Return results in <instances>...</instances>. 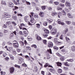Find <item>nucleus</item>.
I'll return each mask as SVG.
<instances>
[{"label": "nucleus", "mask_w": 75, "mask_h": 75, "mask_svg": "<svg viewBox=\"0 0 75 75\" xmlns=\"http://www.w3.org/2000/svg\"><path fill=\"white\" fill-rule=\"evenodd\" d=\"M30 14L29 16L30 18V21L31 23H35L36 22V21L34 19V18L33 17V14H34V13L32 12L30 13Z\"/></svg>", "instance_id": "obj_1"}, {"label": "nucleus", "mask_w": 75, "mask_h": 75, "mask_svg": "<svg viewBox=\"0 0 75 75\" xmlns=\"http://www.w3.org/2000/svg\"><path fill=\"white\" fill-rule=\"evenodd\" d=\"M57 32V29L55 28H53L52 29V30L50 31V34L52 35H54Z\"/></svg>", "instance_id": "obj_2"}, {"label": "nucleus", "mask_w": 75, "mask_h": 75, "mask_svg": "<svg viewBox=\"0 0 75 75\" xmlns=\"http://www.w3.org/2000/svg\"><path fill=\"white\" fill-rule=\"evenodd\" d=\"M8 6L9 7H11V8H13V7H14V4H13V3H12L11 2H8Z\"/></svg>", "instance_id": "obj_3"}, {"label": "nucleus", "mask_w": 75, "mask_h": 75, "mask_svg": "<svg viewBox=\"0 0 75 75\" xmlns=\"http://www.w3.org/2000/svg\"><path fill=\"white\" fill-rule=\"evenodd\" d=\"M48 47L50 48H52L53 47V43L52 42H51V41L48 42Z\"/></svg>", "instance_id": "obj_4"}, {"label": "nucleus", "mask_w": 75, "mask_h": 75, "mask_svg": "<svg viewBox=\"0 0 75 75\" xmlns=\"http://www.w3.org/2000/svg\"><path fill=\"white\" fill-rule=\"evenodd\" d=\"M66 6L67 7H69L68 8L69 9V10L71 9V4H70L69 2L67 1H66Z\"/></svg>", "instance_id": "obj_5"}, {"label": "nucleus", "mask_w": 75, "mask_h": 75, "mask_svg": "<svg viewBox=\"0 0 75 75\" xmlns=\"http://www.w3.org/2000/svg\"><path fill=\"white\" fill-rule=\"evenodd\" d=\"M4 16L5 18H10L11 17V15L8 14V13H4Z\"/></svg>", "instance_id": "obj_6"}, {"label": "nucleus", "mask_w": 75, "mask_h": 75, "mask_svg": "<svg viewBox=\"0 0 75 75\" xmlns=\"http://www.w3.org/2000/svg\"><path fill=\"white\" fill-rule=\"evenodd\" d=\"M9 71L10 72V73L11 74H12V73H13L14 71V68L13 67H11L9 69Z\"/></svg>", "instance_id": "obj_7"}, {"label": "nucleus", "mask_w": 75, "mask_h": 75, "mask_svg": "<svg viewBox=\"0 0 75 75\" xmlns=\"http://www.w3.org/2000/svg\"><path fill=\"white\" fill-rule=\"evenodd\" d=\"M46 21L48 23H52V21H53V19L51 18H49V19H47Z\"/></svg>", "instance_id": "obj_8"}, {"label": "nucleus", "mask_w": 75, "mask_h": 75, "mask_svg": "<svg viewBox=\"0 0 75 75\" xmlns=\"http://www.w3.org/2000/svg\"><path fill=\"white\" fill-rule=\"evenodd\" d=\"M50 64L48 63H46V64L44 65L45 67H47L48 66V67H50V68H53L52 66L49 65Z\"/></svg>", "instance_id": "obj_9"}, {"label": "nucleus", "mask_w": 75, "mask_h": 75, "mask_svg": "<svg viewBox=\"0 0 75 75\" xmlns=\"http://www.w3.org/2000/svg\"><path fill=\"white\" fill-rule=\"evenodd\" d=\"M38 70V68L37 66H35L34 68L33 71L35 72H37Z\"/></svg>", "instance_id": "obj_10"}, {"label": "nucleus", "mask_w": 75, "mask_h": 75, "mask_svg": "<svg viewBox=\"0 0 75 75\" xmlns=\"http://www.w3.org/2000/svg\"><path fill=\"white\" fill-rule=\"evenodd\" d=\"M67 16L69 18H73V16H72L70 13H68L67 14Z\"/></svg>", "instance_id": "obj_11"}, {"label": "nucleus", "mask_w": 75, "mask_h": 75, "mask_svg": "<svg viewBox=\"0 0 75 75\" xmlns=\"http://www.w3.org/2000/svg\"><path fill=\"white\" fill-rule=\"evenodd\" d=\"M36 39L38 41H40L41 40V38L38 35L36 36Z\"/></svg>", "instance_id": "obj_12"}, {"label": "nucleus", "mask_w": 75, "mask_h": 75, "mask_svg": "<svg viewBox=\"0 0 75 75\" xmlns=\"http://www.w3.org/2000/svg\"><path fill=\"white\" fill-rule=\"evenodd\" d=\"M44 31L46 34H49L50 33V31L47 29H45L44 30Z\"/></svg>", "instance_id": "obj_13"}, {"label": "nucleus", "mask_w": 75, "mask_h": 75, "mask_svg": "<svg viewBox=\"0 0 75 75\" xmlns=\"http://www.w3.org/2000/svg\"><path fill=\"white\" fill-rule=\"evenodd\" d=\"M13 47L15 48H18L19 47V45L18 44L17 45H13Z\"/></svg>", "instance_id": "obj_14"}, {"label": "nucleus", "mask_w": 75, "mask_h": 75, "mask_svg": "<svg viewBox=\"0 0 75 75\" xmlns=\"http://www.w3.org/2000/svg\"><path fill=\"white\" fill-rule=\"evenodd\" d=\"M68 31V29L66 28L64 29V34H66Z\"/></svg>", "instance_id": "obj_15"}, {"label": "nucleus", "mask_w": 75, "mask_h": 75, "mask_svg": "<svg viewBox=\"0 0 75 75\" xmlns=\"http://www.w3.org/2000/svg\"><path fill=\"white\" fill-rule=\"evenodd\" d=\"M1 68L0 67V74L1 73V75H4L6 74V72H3V71H1Z\"/></svg>", "instance_id": "obj_16"}, {"label": "nucleus", "mask_w": 75, "mask_h": 75, "mask_svg": "<svg viewBox=\"0 0 75 75\" xmlns=\"http://www.w3.org/2000/svg\"><path fill=\"white\" fill-rule=\"evenodd\" d=\"M50 72H51L52 73H54V72H55V69H54L52 68H51L50 69Z\"/></svg>", "instance_id": "obj_17"}, {"label": "nucleus", "mask_w": 75, "mask_h": 75, "mask_svg": "<svg viewBox=\"0 0 75 75\" xmlns=\"http://www.w3.org/2000/svg\"><path fill=\"white\" fill-rule=\"evenodd\" d=\"M65 39L67 42H70V39H69V38L68 37H66Z\"/></svg>", "instance_id": "obj_18"}, {"label": "nucleus", "mask_w": 75, "mask_h": 75, "mask_svg": "<svg viewBox=\"0 0 75 75\" xmlns=\"http://www.w3.org/2000/svg\"><path fill=\"white\" fill-rule=\"evenodd\" d=\"M40 15L41 17H44V14L43 12H40Z\"/></svg>", "instance_id": "obj_19"}, {"label": "nucleus", "mask_w": 75, "mask_h": 75, "mask_svg": "<svg viewBox=\"0 0 75 75\" xmlns=\"http://www.w3.org/2000/svg\"><path fill=\"white\" fill-rule=\"evenodd\" d=\"M47 52L49 53H50V54H52V51L51 50V49H47Z\"/></svg>", "instance_id": "obj_20"}, {"label": "nucleus", "mask_w": 75, "mask_h": 75, "mask_svg": "<svg viewBox=\"0 0 75 75\" xmlns=\"http://www.w3.org/2000/svg\"><path fill=\"white\" fill-rule=\"evenodd\" d=\"M61 58L60 59V60L62 61H64L65 60V58H64V57L62 56L60 57Z\"/></svg>", "instance_id": "obj_21"}, {"label": "nucleus", "mask_w": 75, "mask_h": 75, "mask_svg": "<svg viewBox=\"0 0 75 75\" xmlns=\"http://www.w3.org/2000/svg\"><path fill=\"white\" fill-rule=\"evenodd\" d=\"M11 24V22L10 21H8L6 23V24L7 25H9L10 24Z\"/></svg>", "instance_id": "obj_22"}, {"label": "nucleus", "mask_w": 75, "mask_h": 75, "mask_svg": "<svg viewBox=\"0 0 75 75\" xmlns=\"http://www.w3.org/2000/svg\"><path fill=\"white\" fill-rule=\"evenodd\" d=\"M71 22L70 21H66V24L69 25V24H71Z\"/></svg>", "instance_id": "obj_23"}, {"label": "nucleus", "mask_w": 75, "mask_h": 75, "mask_svg": "<svg viewBox=\"0 0 75 75\" xmlns=\"http://www.w3.org/2000/svg\"><path fill=\"white\" fill-rule=\"evenodd\" d=\"M57 64V66L59 67H61V65H62V64L61 63H60L59 62H57L56 63Z\"/></svg>", "instance_id": "obj_24"}, {"label": "nucleus", "mask_w": 75, "mask_h": 75, "mask_svg": "<svg viewBox=\"0 0 75 75\" xmlns=\"http://www.w3.org/2000/svg\"><path fill=\"white\" fill-rule=\"evenodd\" d=\"M28 16H26L24 17V20H25V22H27V18H28Z\"/></svg>", "instance_id": "obj_25"}, {"label": "nucleus", "mask_w": 75, "mask_h": 75, "mask_svg": "<svg viewBox=\"0 0 75 75\" xmlns=\"http://www.w3.org/2000/svg\"><path fill=\"white\" fill-rule=\"evenodd\" d=\"M12 18L13 19L15 20H17V18L16 16H14L13 15L12 16Z\"/></svg>", "instance_id": "obj_26"}, {"label": "nucleus", "mask_w": 75, "mask_h": 75, "mask_svg": "<svg viewBox=\"0 0 75 75\" xmlns=\"http://www.w3.org/2000/svg\"><path fill=\"white\" fill-rule=\"evenodd\" d=\"M23 58H21L20 59L19 61L18 62L19 64H21V62H22L23 61Z\"/></svg>", "instance_id": "obj_27"}, {"label": "nucleus", "mask_w": 75, "mask_h": 75, "mask_svg": "<svg viewBox=\"0 0 75 75\" xmlns=\"http://www.w3.org/2000/svg\"><path fill=\"white\" fill-rule=\"evenodd\" d=\"M67 61H68V62H73L74 61V59H67Z\"/></svg>", "instance_id": "obj_28"}, {"label": "nucleus", "mask_w": 75, "mask_h": 75, "mask_svg": "<svg viewBox=\"0 0 75 75\" xmlns=\"http://www.w3.org/2000/svg\"><path fill=\"white\" fill-rule=\"evenodd\" d=\"M16 42V43H13V44L14 45H17V44H18V42H17V41L14 40L13 41V42Z\"/></svg>", "instance_id": "obj_29"}, {"label": "nucleus", "mask_w": 75, "mask_h": 75, "mask_svg": "<svg viewBox=\"0 0 75 75\" xmlns=\"http://www.w3.org/2000/svg\"><path fill=\"white\" fill-rule=\"evenodd\" d=\"M57 72L58 73H62V70L61 69H59L57 70Z\"/></svg>", "instance_id": "obj_30"}, {"label": "nucleus", "mask_w": 75, "mask_h": 75, "mask_svg": "<svg viewBox=\"0 0 75 75\" xmlns=\"http://www.w3.org/2000/svg\"><path fill=\"white\" fill-rule=\"evenodd\" d=\"M10 58H11V60H13V59H14V57L12 55H10Z\"/></svg>", "instance_id": "obj_31"}, {"label": "nucleus", "mask_w": 75, "mask_h": 75, "mask_svg": "<svg viewBox=\"0 0 75 75\" xmlns=\"http://www.w3.org/2000/svg\"><path fill=\"white\" fill-rule=\"evenodd\" d=\"M31 47H34L35 48H37V46L36 45H31Z\"/></svg>", "instance_id": "obj_32"}, {"label": "nucleus", "mask_w": 75, "mask_h": 75, "mask_svg": "<svg viewBox=\"0 0 75 75\" xmlns=\"http://www.w3.org/2000/svg\"><path fill=\"white\" fill-rule=\"evenodd\" d=\"M20 43L21 44V46H24V43L22 41H21L20 42Z\"/></svg>", "instance_id": "obj_33"}, {"label": "nucleus", "mask_w": 75, "mask_h": 75, "mask_svg": "<svg viewBox=\"0 0 75 75\" xmlns=\"http://www.w3.org/2000/svg\"><path fill=\"white\" fill-rule=\"evenodd\" d=\"M57 13H56L55 12H53L52 13V16H55V15H57Z\"/></svg>", "instance_id": "obj_34"}, {"label": "nucleus", "mask_w": 75, "mask_h": 75, "mask_svg": "<svg viewBox=\"0 0 75 75\" xmlns=\"http://www.w3.org/2000/svg\"><path fill=\"white\" fill-rule=\"evenodd\" d=\"M36 27L38 28H40V24H37L36 25Z\"/></svg>", "instance_id": "obj_35"}, {"label": "nucleus", "mask_w": 75, "mask_h": 75, "mask_svg": "<svg viewBox=\"0 0 75 75\" xmlns=\"http://www.w3.org/2000/svg\"><path fill=\"white\" fill-rule=\"evenodd\" d=\"M47 40H43V44H44L45 45H46L47 44Z\"/></svg>", "instance_id": "obj_36"}, {"label": "nucleus", "mask_w": 75, "mask_h": 75, "mask_svg": "<svg viewBox=\"0 0 75 75\" xmlns=\"http://www.w3.org/2000/svg\"><path fill=\"white\" fill-rule=\"evenodd\" d=\"M53 48L54 50H58L59 49L58 47L56 46H54Z\"/></svg>", "instance_id": "obj_37"}, {"label": "nucleus", "mask_w": 75, "mask_h": 75, "mask_svg": "<svg viewBox=\"0 0 75 75\" xmlns=\"http://www.w3.org/2000/svg\"><path fill=\"white\" fill-rule=\"evenodd\" d=\"M54 42H55V43H56L57 44V43H58V41L57 40V38H54Z\"/></svg>", "instance_id": "obj_38"}, {"label": "nucleus", "mask_w": 75, "mask_h": 75, "mask_svg": "<svg viewBox=\"0 0 75 75\" xmlns=\"http://www.w3.org/2000/svg\"><path fill=\"white\" fill-rule=\"evenodd\" d=\"M7 55V53L5 52H4L3 53V57H6V56Z\"/></svg>", "instance_id": "obj_39"}, {"label": "nucleus", "mask_w": 75, "mask_h": 75, "mask_svg": "<svg viewBox=\"0 0 75 75\" xmlns=\"http://www.w3.org/2000/svg\"><path fill=\"white\" fill-rule=\"evenodd\" d=\"M32 4L33 6H34V7H35V6H36V4L34 3V2H32Z\"/></svg>", "instance_id": "obj_40"}, {"label": "nucleus", "mask_w": 75, "mask_h": 75, "mask_svg": "<svg viewBox=\"0 0 75 75\" xmlns=\"http://www.w3.org/2000/svg\"><path fill=\"white\" fill-rule=\"evenodd\" d=\"M60 6H61V7H63V8H64V6H65V5L64 4H59Z\"/></svg>", "instance_id": "obj_41"}, {"label": "nucleus", "mask_w": 75, "mask_h": 75, "mask_svg": "<svg viewBox=\"0 0 75 75\" xmlns=\"http://www.w3.org/2000/svg\"><path fill=\"white\" fill-rule=\"evenodd\" d=\"M47 22H45L43 23V25H44L45 26H47Z\"/></svg>", "instance_id": "obj_42"}, {"label": "nucleus", "mask_w": 75, "mask_h": 75, "mask_svg": "<svg viewBox=\"0 0 75 75\" xmlns=\"http://www.w3.org/2000/svg\"><path fill=\"white\" fill-rule=\"evenodd\" d=\"M19 28L21 30H27V28H23L22 27H21L19 26Z\"/></svg>", "instance_id": "obj_43"}, {"label": "nucleus", "mask_w": 75, "mask_h": 75, "mask_svg": "<svg viewBox=\"0 0 75 75\" xmlns=\"http://www.w3.org/2000/svg\"><path fill=\"white\" fill-rule=\"evenodd\" d=\"M26 50H30V51L31 48H30V47L27 46L26 47Z\"/></svg>", "instance_id": "obj_44"}, {"label": "nucleus", "mask_w": 75, "mask_h": 75, "mask_svg": "<svg viewBox=\"0 0 75 75\" xmlns=\"http://www.w3.org/2000/svg\"><path fill=\"white\" fill-rule=\"evenodd\" d=\"M1 4L3 5H4V6H6V2L5 1H2Z\"/></svg>", "instance_id": "obj_45"}, {"label": "nucleus", "mask_w": 75, "mask_h": 75, "mask_svg": "<svg viewBox=\"0 0 75 75\" xmlns=\"http://www.w3.org/2000/svg\"><path fill=\"white\" fill-rule=\"evenodd\" d=\"M64 9L65 11H67V12L68 13H69V9H68L65 8H64Z\"/></svg>", "instance_id": "obj_46"}, {"label": "nucleus", "mask_w": 75, "mask_h": 75, "mask_svg": "<svg viewBox=\"0 0 75 75\" xmlns=\"http://www.w3.org/2000/svg\"><path fill=\"white\" fill-rule=\"evenodd\" d=\"M56 55L57 56H58V57H62V55H61L60 54H59V53L58 52L56 53Z\"/></svg>", "instance_id": "obj_47"}, {"label": "nucleus", "mask_w": 75, "mask_h": 75, "mask_svg": "<svg viewBox=\"0 0 75 75\" xmlns=\"http://www.w3.org/2000/svg\"><path fill=\"white\" fill-rule=\"evenodd\" d=\"M15 67H16V68H20V66L18 65H17V64H15Z\"/></svg>", "instance_id": "obj_48"}, {"label": "nucleus", "mask_w": 75, "mask_h": 75, "mask_svg": "<svg viewBox=\"0 0 75 75\" xmlns=\"http://www.w3.org/2000/svg\"><path fill=\"white\" fill-rule=\"evenodd\" d=\"M19 1H20V0H17V2L16 4H15L16 5H20V3H19Z\"/></svg>", "instance_id": "obj_49"}, {"label": "nucleus", "mask_w": 75, "mask_h": 75, "mask_svg": "<svg viewBox=\"0 0 75 75\" xmlns=\"http://www.w3.org/2000/svg\"><path fill=\"white\" fill-rule=\"evenodd\" d=\"M12 24H13L15 26H16L17 25V24H16V23L14 21H12Z\"/></svg>", "instance_id": "obj_50"}, {"label": "nucleus", "mask_w": 75, "mask_h": 75, "mask_svg": "<svg viewBox=\"0 0 75 75\" xmlns=\"http://www.w3.org/2000/svg\"><path fill=\"white\" fill-rule=\"evenodd\" d=\"M67 62H66L64 63V65L66 66H67V67H69V65L68 64Z\"/></svg>", "instance_id": "obj_51"}, {"label": "nucleus", "mask_w": 75, "mask_h": 75, "mask_svg": "<svg viewBox=\"0 0 75 75\" xmlns=\"http://www.w3.org/2000/svg\"><path fill=\"white\" fill-rule=\"evenodd\" d=\"M42 36L44 38H46V37H48V35H43Z\"/></svg>", "instance_id": "obj_52"}, {"label": "nucleus", "mask_w": 75, "mask_h": 75, "mask_svg": "<svg viewBox=\"0 0 75 75\" xmlns=\"http://www.w3.org/2000/svg\"><path fill=\"white\" fill-rule=\"evenodd\" d=\"M7 44L8 45H13V44L12 43H11L10 42H7Z\"/></svg>", "instance_id": "obj_53"}, {"label": "nucleus", "mask_w": 75, "mask_h": 75, "mask_svg": "<svg viewBox=\"0 0 75 75\" xmlns=\"http://www.w3.org/2000/svg\"><path fill=\"white\" fill-rule=\"evenodd\" d=\"M13 47H9L8 48L9 50H11V51H13Z\"/></svg>", "instance_id": "obj_54"}, {"label": "nucleus", "mask_w": 75, "mask_h": 75, "mask_svg": "<svg viewBox=\"0 0 75 75\" xmlns=\"http://www.w3.org/2000/svg\"><path fill=\"white\" fill-rule=\"evenodd\" d=\"M33 16L34 18H38V15H34Z\"/></svg>", "instance_id": "obj_55"}, {"label": "nucleus", "mask_w": 75, "mask_h": 75, "mask_svg": "<svg viewBox=\"0 0 75 75\" xmlns=\"http://www.w3.org/2000/svg\"><path fill=\"white\" fill-rule=\"evenodd\" d=\"M17 15L18 17L19 16H21V17H23V15H22V14H21V13H18Z\"/></svg>", "instance_id": "obj_56"}, {"label": "nucleus", "mask_w": 75, "mask_h": 75, "mask_svg": "<svg viewBox=\"0 0 75 75\" xmlns=\"http://www.w3.org/2000/svg\"><path fill=\"white\" fill-rule=\"evenodd\" d=\"M57 10H62V8H59V7H57Z\"/></svg>", "instance_id": "obj_57"}, {"label": "nucleus", "mask_w": 75, "mask_h": 75, "mask_svg": "<svg viewBox=\"0 0 75 75\" xmlns=\"http://www.w3.org/2000/svg\"><path fill=\"white\" fill-rule=\"evenodd\" d=\"M16 51L18 52H21V50L19 49H17Z\"/></svg>", "instance_id": "obj_58"}, {"label": "nucleus", "mask_w": 75, "mask_h": 75, "mask_svg": "<svg viewBox=\"0 0 75 75\" xmlns=\"http://www.w3.org/2000/svg\"><path fill=\"white\" fill-rule=\"evenodd\" d=\"M50 59V54L47 55V59Z\"/></svg>", "instance_id": "obj_59"}, {"label": "nucleus", "mask_w": 75, "mask_h": 75, "mask_svg": "<svg viewBox=\"0 0 75 75\" xmlns=\"http://www.w3.org/2000/svg\"><path fill=\"white\" fill-rule=\"evenodd\" d=\"M7 25H6L5 24H4L3 25V28H7Z\"/></svg>", "instance_id": "obj_60"}, {"label": "nucleus", "mask_w": 75, "mask_h": 75, "mask_svg": "<svg viewBox=\"0 0 75 75\" xmlns=\"http://www.w3.org/2000/svg\"><path fill=\"white\" fill-rule=\"evenodd\" d=\"M13 55H16V51L15 50L13 51Z\"/></svg>", "instance_id": "obj_61"}, {"label": "nucleus", "mask_w": 75, "mask_h": 75, "mask_svg": "<svg viewBox=\"0 0 75 75\" xmlns=\"http://www.w3.org/2000/svg\"><path fill=\"white\" fill-rule=\"evenodd\" d=\"M57 44L59 45L62 44V42H58Z\"/></svg>", "instance_id": "obj_62"}, {"label": "nucleus", "mask_w": 75, "mask_h": 75, "mask_svg": "<svg viewBox=\"0 0 75 75\" xmlns=\"http://www.w3.org/2000/svg\"><path fill=\"white\" fill-rule=\"evenodd\" d=\"M21 27H23V26H25V24L24 23H21L20 25Z\"/></svg>", "instance_id": "obj_63"}, {"label": "nucleus", "mask_w": 75, "mask_h": 75, "mask_svg": "<svg viewBox=\"0 0 75 75\" xmlns=\"http://www.w3.org/2000/svg\"><path fill=\"white\" fill-rule=\"evenodd\" d=\"M8 32V31L7 30H4V33H7Z\"/></svg>", "instance_id": "obj_64"}]
</instances>
